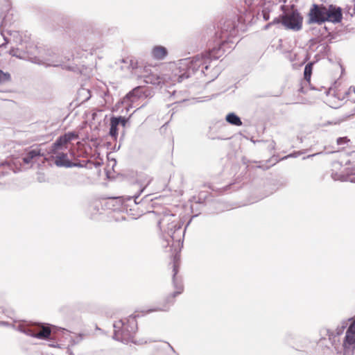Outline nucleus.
I'll return each mask as SVG.
<instances>
[{"instance_id":"nucleus-1","label":"nucleus","mask_w":355,"mask_h":355,"mask_svg":"<svg viewBox=\"0 0 355 355\" xmlns=\"http://www.w3.org/2000/svg\"><path fill=\"white\" fill-rule=\"evenodd\" d=\"M236 33L234 25L230 21H227L222 28L220 33L216 34V46L208 51L198 54L192 58H187L180 60L173 69V82H182L188 78L192 73L200 70L201 73L208 76L211 80L216 78L219 73V69L215 68L209 72V68L212 60L220 58L226 51V49H232L234 42L230 37Z\"/></svg>"},{"instance_id":"nucleus-2","label":"nucleus","mask_w":355,"mask_h":355,"mask_svg":"<svg viewBox=\"0 0 355 355\" xmlns=\"http://www.w3.org/2000/svg\"><path fill=\"white\" fill-rule=\"evenodd\" d=\"M157 225L161 231L162 246L166 248L171 246L175 253L181 250L183 246V240L185 229L182 228V222L180 217L170 211H163L158 220ZM180 256L175 254L173 266V284L176 291L173 294V297L180 294L183 291L182 280L177 276L179 268Z\"/></svg>"},{"instance_id":"nucleus-3","label":"nucleus","mask_w":355,"mask_h":355,"mask_svg":"<svg viewBox=\"0 0 355 355\" xmlns=\"http://www.w3.org/2000/svg\"><path fill=\"white\" fill-rule=\"evenodd\" d=\"M78 138V135L74 132H68L59 137L52 144L49 154L53 159L54 162L58 166L70 167L71 162L68 157L70 151L69 145L71 141Z\"/></svg>"},{"instance_id":"nucleus-4","label":"nucleus","mask_w":355,"mask_h":355,"mask_svg":"<svg viewBox=\"0 0 355 355\" xmlns=\"http://www.w3.org/2000/svg\"><path fill=\"white\" fill-rule=\"evenodd\" d=\"M342 19V12L340 8L329 6L313 4L309 12V23L321 24L324 21L338 23Z\"/></svg>"},{"instance_id":"nucleus-5","label":"nucleus","mask_w":355,"mask_h":355,"mask_svg":"<svg viewBox=\"0 0 355 355\" xmlns=\"http://www.w3.org/2000/svg\"><path fill=\"white\" fill-rule=\"evenodd\" d=\"M113 326L114 329V339L124 343H137L134 340L137 330V323L135 316L130 315L128 318L119 320Z\"/></svg>"},{"instance_id":"nucleus-6","label":"nucleus","mask_w":355,"mask_h":355,"mask_svg":"<svg viewBox=\"0 0 355 355\" xmlns=\"http://www.w3.org/2000/svg\"><path fill=\"white\" fill-rule=\"evenodd\" d=\"M10 54L12 56H15L20 59L28 60L31 62L39 64H45L48 67H58L61 64L58 62V61L53 59L54 57H57L56 55L52 52L49 53V57H31L28 55V52H25L22 50H20L19 48L15 49L12 48L9 51Z\"/></svg>"},{"instance_id":"nucleus-7","label":"nucleus","mask_w":355,"mask_h":355,"mask_svg":"<svg viewBox=\"0 0 355 355\" xmlns=\"http://www.w3.org/2000/svg\"><path fill=\"white\" fill-rule=\"evenodd\" d=\"M303 18L297 10H289L282 16L281 22L286 28L294 31H299L302 28Z\"/></svg>"},{"instance_id":"nucleus-8","label":"nucleus","mask_w":355,"mask_h":355,"mask_svg":"<svg viewBox=\"0 0 355 355\" xmlns=\"http://www.w3.org/2000/svg\"><path fill=\"white\" fill-rule=\"evenodd\" d=\"M331 178L334 180L355 183V162L347 161L344 170L340 172H332Z\"/></svg>"},{"instance_id":"nucleus-9","label":"nucleus","mask_w":355,"mask_h":355,"mask_svg":"<svg viewBox=\"0 0 355 355\" xmlns=\"http://www.w3.org/2000/svg\"><path fill=\"white\" fill-rule=\"evenodd\" d=\"M17 329L28 336L40 339L46 338L51 335V330L49 327H28L19 325Z\"/></svg>"},{"instance_id":"nucleus-10","label":"nucleus","mask_w":355,"mask_h":355,"mask_svg":"<svg viewBox=\"0 0 355 355\" xmlns=\"http://www.w3.org/2000/svg\"><path fill=\"white\" fill-rule=\"evenodd\" d=\"M344 355H353L355 349V322L348 327L343 341Z\"/></svg>"},{"instance_id":"nucleus-11","label":"nucleus","mask_w":355,"mask_h":355,"mask_svg":"<svg viewBox=\"0 0 355 355\" xmlns=\"http://www.w3.org/2000/svg\"><path fill=\"white\" fill-rule=\"evenodd\" d=\"M173 71L172 72V77H168L166 74L160 76L157 73H152L145 77V82L155 85H159L161 84L165 85L169 83L175 84V82H173Z\"/></svg>"},{"instance_id":"nucleus-12","label":"nucleus","mask_w":355,"mask_h":355,"mask_svg":"<svg viewBox=\"0 0 355 355\" xmlns=\"http://www.w3.org/2000/svg\"><path fill=\"white\" fill-rule=\"evenodd\" d=\"M44 156V153H42L41 149L35 148L28 152L23 157L22 162L24 164H33L37 157Z\"/></svg>"},{"instance_id":"nucleus-13","label":"nucleus","mask_w":355,"mask_h":355,"mask_svg":"<svg viewBox=\"0 0 355 355\" xmlns=\"http://www.w3.org/2000/svg\"><path fill=\"white\" fill-rule=\"evenodd\" d=\"M150 53L154 60H162L168 55V50L163 46L157 45L153 47Z\"/></svg>"},{"instance_id":"nucleus-14","label":"nucleus","mask_w":355,"mask_h":355,"mask_svg":"<svg viewBox=\"0 0 355 355\" xmlns=\"http://www.w3.org/2000/svg\"><path fill=\"white\" fill-rule=\"evenodd\" d=\"M120 124L119 119H116V117H112L110 119V135L112 137L116 138L118 135V125Z\"/></svg>"},{"instance_id":"nucleus-15","label":"nucleus","mask_w":355,"mask_h":355,"mask_svg":"<svg viewBox=\"0 0 355 355\" xmlns=\"http://www.w3.org/2000/svg\"><path fill=\"white\" fill-rule=\"evenodd\" d=\"M226 121L234 125L240 126L242 125L241 119L234 113H229L226 116Z\"/></svg>"},{"instance_id":"nucleus-16","label":"nucleus","mask_w":355,"mask_h":355,"mask_svg":"<svg viewBox=\"0 0 355 355\" xmlns=\"http://www.w3.org/2000/svg\"><path fill=\"white\" fill-rule=\"evenodd\" d=\"M152 178L150 176H146L144 181L142 182V185H144V187L141 189L140 193L137 196H135L134 197H129L128 200H132L134 198V202L135 204L136 202V198L139 197L140 193L144 190V189L151 182Z\"/></svg>"},{"instance_id":"nucleus-17","label":"nucleus","mask_w":355,"mask_h":355,"mask_svg":"<svg viewBox=\"0 0 355 355\" xmlns=\"http://www.w3.org/2000/svg\"><path fill=\"white\" fill-rule=\"evenodd\" d=\"M313 63L307 64L304 67V75L306 80H309L312 73Z\"/></svg>"},{"instance_id":"nucleus-18","label":"nucleus","mask_w":355,"mask_h":355,"mask_svg":"<svg viewBox=\"0 0 355 355\" xmlns=\"http://www.w3.org/2000/svg\"><path fill=\"white\" fill-rule=\"evenodd\" d=\"M10 79L11 76L9 73H5L0 69V83L10 81Z\"/></svg>"},{"instance_id":"nucleus-19","label":"nucleus","mask_w":355,"mask_h":355,"mask_svg":"<svg viewBox=\"0 0 355 355\" xmlns=\"http://www.w3.org/2000/svg\"><path fill=\"white\" fill-rule=\"evenodd\" d=\"M164 345L165 347L164 350L167 355H175V350L168 343H165Z\"/></svg>"},{"instance_id":"nucleus-20","label":"nucleus","mask_w":355,"mask_h":355,"mask_svg":"<svg viewBox=\"0 0 355 355\" xmlns=\"http://www.w3.org/2000/svg\"><path fill=\"white\" fill-rule=\"evenodd\" d=\"M349 140L346 137H339L337 139V144L338 145H342V144H346L347 142H348Z\"/></svg>"},{"instance_id":"nucleus-21","label":"nucleus","mask_w":355,"mask_h":355,"mask_svg":"<svg viewBox=\"0 0 355 355\" xmlns=\"http://www.w3.org/2000/svg\"><path fill=\"white\" fill-rule=\"evenodd\" d=\"M280 22V19L278 18H275L272 22L268 24L265 26V29H268L272 24H279Z\"/></svg>"},{"instance_id":"nucleus-22","label":"nucleus","mask_w":355,"mask_h":355,"mask_svg":"<svg viewBox=\"0 0 355 355\" xmlns=\"http://www.w3.org/2000/svg\"><path fill=\"white\" fill-rule=\"evenodd\" d=\"M80 94H88V96L85 98V100H88L89 98H90V94H89V91L87 89H85V88H82L80 90Z\"/></svg>"},{"instance_id":"nucleus-23","label":"nucleus","mask_w":355,"mask_h":355,"mask_svg":"<svg viewBox=\"0 0 355 355\" xmlns=\"http://www.w3.org/2000/svg\"><path fill=\"white\" fill-rule=\"evenodd\" d=\"M333 167H334L333 171L340 169V168L342 167V164L340 162L336 161L333 163Z\"/></svg>"},{"instance_id":"nucleus-24","label":"nucleus","mask_w":355,"mask_h":355,"mask_svg":"<svg viewBox=\"0 0 355 355\" xmlns=\"http://www.w3.org/2000/svg\"><path fill=\"white\" fill-rule=\"evenodd\" d=\"M83 338V336L82 334H79L76 336V340H72V345H75L82 340Z\"/></svg>"},{"instance_id":"nucleus-25","label":"nucleus","mask_w":355,"mask_h":355,"mask_svg":"<svg viewBox=\"0 0 355 355\" xmlns=\"http://www.w3.org/2000/svg\"><path fill=\"white\" fill-rule=\"evenodd\" d=\"M318 48H320V51H327L329 50V46L327 44H321L318 46Z\"/></svg>"},{"instance_id":"nucleus-26","label":"nucleus","mask_w":355,"mask_h":355,"mask_svg":"<svg viewBox=\"0 0 355 355\" xmlns=\"http://www.w3.org/2000/svg\"><path fill=\"white\" fill-rule=\"evenodd\" d=\"M116 119H119L120 124H121L123 126L125 125L126 120L124 118L119 116V117H116Z\"/></svg>"},{"instance_id":"nucleus-27","label":"nucleus","mask_w":355,"mask_h":355,"mask_svg":"<svg viewBox=\"0 0 355 355\" xmlns=\"http://www.w3.org/2000/svg\"><path fill=\"white\" fill-rule=\"evenodd\" d=\"M137 92V89H134L132 92H130L129 94H127L126 97L128 98H130L133 96H135V93Z\"/></svg>"},{"instance_id":"nucleus-28","label":"nucleus","mask_w":355,"mask_h":355,"mask_svg":"<svg viewBox=\"0 0 355 355\" xmlns=\"http://www.w3.org/2000/svg\"><path fill=\"white\" fill-rule=\"evenodd\" d=\"M168 310V308H157V309H155L153 310H152V311H167Z\"/></svg>"},{"instance_id":"nucleus-29","label":"nucleus","mask_w":355,"mask_h":355,"mask_svg":"<svg viewBox=\"0 0 355 355\" xmlns=\"http://www.w3.org/2000/svg\"><path fill=\"white\" fill-rule=\"evenodd\" d=\"M263 18L265 20H268L269 19V14H267V13H263Z\"/></svg>"},{"instance_id":"nucleus-30","label":"nucleus","mask_w":355,"mask_h":355,"mask_svg":"<svg viewBox=\"0 0 355 355\" xmlns=\"http://www.w3.org/2000/svg\"><path fill=\"white\" fill-rule=\"evenodd\" d=\"M0 324L3 325V326H7V325H8V323L6 322H1L0 321Z\"/></svg>"},{"instance_id":"nucleus-31","label":"nucleus","mask_w":355,"mask_h":355,"mask_svg":"<svg viewBox=\"0 0 355 355\" xmlns=\"http://www.w3.org/2000/svg\"><path fill=\"white\" fill-rule=\"evenodd\" d=\"M97 115V113L96 112H94L92 113V119L94 120L96 119V116Z\"/></svg>"},{"instance_id":"nucleus-32","label":"nucleus","mask_w":355,"mask_h":355,"mask_svg":"<svg viewBox=\"0 0 355 355\" xmlns=\"http://www.w3.org/2000/svg\"><path fill=\"white\" fill-rule=\"evenodd\" d=\"M290 55H291V57L289 58L290 60H291V62L294 61V60H295V58H293V57H292L291 53H290Z\"/></svg>"},{"instance_id":"nucleus-33","label":"nucleus","mask_w":355,"mask_h":355,"mask_svg":"<svg viewBox=\"0 0 355 355\" xmlns=\"http://www.w3.org/2000/svg\"><path fill=\"white\" fill-rule=\"evenodd\" d=\"M49 346L55 347V345H53V343H51V344H49Z\"/></svg>"},{"instance_id":"nucleus-34","label":"nucleus","mask_w":355,"mask_h":355,"mask_svg":"<svg viewBox=\"0 0 355 355\" xmlns=\"http://www.w3.org/2000/svg\"><path fill=\"white\" fill-rule=\"evenodd\" d=\"M316 154H313V155H309L308 157H313L314 155H315Z\"/></svg>"},{"instance_id":"nucleus-35","label":"nucleus","mask_w":355,"mask_h":355,"mask_svg":"<svg viewBox=\"0 0 355 355\" xmlns=\"http://www.w3.org/2000/svg\"><path fill=\"white\" fill-rule=\"evenodd\" d=\"M353 322H355V320Z\"/></svg>"}]
</instances>
